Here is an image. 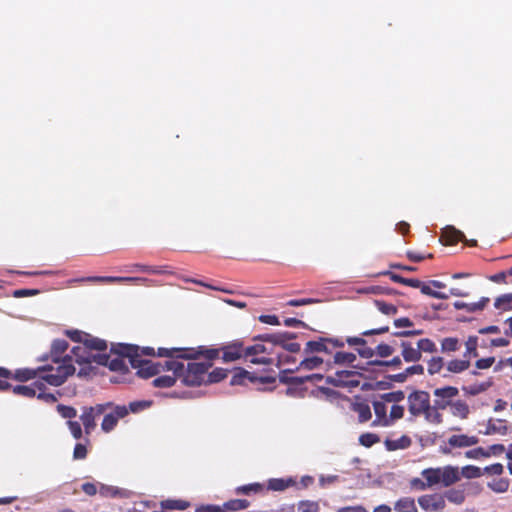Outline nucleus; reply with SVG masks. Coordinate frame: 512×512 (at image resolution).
Returning a JSON list of instances; mask_svg holds the SVG:
<instances>
[{
  "instance_id": "obj_49",
  "label": "nucleus",
  "mask_w": 512,
  "mask_h": 512,
  "mask_svg": "<svg viewBox=\"0 0 512 512\" xmlns=\"http://www.w3.org/2000/svg\"><path fill=\"white\" fill-rule=\"evenodd\" d=\"M379 441H380L379 436L374 433H364V434L360 435V437H359L360 444L365 447H371L372 445H374L375 443H377Z\"/></svg>"
},
{
  "instance_id": "obj_10",
  "label": "nucleus",
  "mask_w": 512,
  "mask_h": 512,
  "mask_svg": "<svg viewBox=\"0 0 512 512\" xmlns=\"http://www.w3.org/2000/svg\"><path fill=\"white\" fill-rule=\"evenodd\" d=\"M418 504L426 512H442L446 506L445 498L440 494L420 496Z\"/></svg>"
},
{
  "instance_id": "obj_12",
  "label": "nucleus",
  "mask_w": 512,
  "mask_h": 512,
  "mask_svg": "<svg viewBox=\"0 0 512 512\" xmlns=\"http://www.w3.org/2000/svg\"><path fill=\"white\" fill-rule=\"evenodd\" d=\"M442 238H444L448 244H454L458 241H465L470 246H476L477 244L476 240L467 241L463 232L451 225H448L442 229Z\"/></svg>"
},
{
  "instance_id": "obj_53",
  "label": "nucleus",
  "mask_w": 512,
  "mask_h": 512,
  "mask_svg": "<svg viewBox=\"0 0 512 512\" xmlns=\"http://www.w3.org/2000/svg\"><path fill=\"white\" fill-rule=\"evenodd\" d=\"M391 279L394 282L403 283L414 288L421 286V281H419L418 279H406L397 274H391Z\"/></svg>"
},
{
  "instance_id": "obj_45",
  "label": "nucleus",
  "mask_w": 512,
  "mask_h": 512,
  "mask_svg": "<svg viewBox=\"0 0 512 512\" xmlns=\"http://www.w3.org/2000/svg\"><path fill=\"white\" fill-rule=\"evenodd\" d=\"M356 360V355L349 352H337L334 355V363L336 364H345V363H353Z\"/></svg>"
},
{
  "instance_id": "obj_1",
  "label": "nucleus",
  "mask_w": 512,
  "mask_h": 512,
  "mask_svg": "<svg viewBox=\"0 0 512 512\" xmlns=\"http://www.w3.org/2000/svg\"><path fill=\"white\" fill-rule=\"evenodd\" d=\"M219 354L217 349L159 348L158 356L168 358L165 365L188 386H197L208 380L210 361Z\"/></svg>"
},
{
  "instance_id": "obj_27",
  "label": "nucleus",
  "mask_w": 512,
  "mask_h": 512,
  "mask_svg": "<svg viewBox=\"0 0 512 512\" xmlns=\"http://www.w3.org/2000/svg\"><path fill=\"white\" fill-rule=\"evenodd\" d=\"M394 509L397 512H417V507L413 498L404 497L399 499L395 505Z\"/></svg>"
},
{
  "instance_id": "obj_15",
  "label": "nucleus",
  "mask_w": 512,
  "mask_h": 512,
  "mask_svg": "<svg viewBox=\"0 0 512 512\" xmlns=\"http://www.w3.org/2000/svg\"><path fill=\"white\" fill-rule=\"evenodd\" d=\"M295 335L290 332H276V333H266L261 334L256 337V339L262 341V342H269L274 345L281 346L282 343L289 341L290 339L294 338Z\"/></svg>"
},
{
  "instance_id": "obj_11",
  "label": "nucleus",
  "mask_w": 512,
  "mask_h": 512,
  "mask_svg": "<svg viewBox=\"0 0 512 512\" xmlns=\"http://www.w3.org/2000/svg\"><path fill=\"white\" fill-rule=\"evenodd\" d=\"M373 409L375 413V420L372 422V426L377 427H389L388 420V405L381 399L373 401Z\"/></svg>"
},
{
  "instance_id": "obj_63",
  "label": "nucleus",
  "mask_w": 512,
  "mask_h": 512,
  "mask_svg": "<svg viewBox=\"0 0 512 512\" xmlns=\"http://www.w3.org/2000/svg\"><path fill=\"white\" fill-rule=\"evenodd\" d=\"M87 455L86 446L82 443L76 444L73 452L74 459H84Z\"/></svg>"
},
{
  "instance_id": "obj_23",
  "label": "nucleus",
  "mask_w": 512,
  "mask_h": 512,
  "mask_svg": "<svg viewBox=\"0 0 512 512\" xmlns=\"http://www.w3.org/2000/svg\"><path fill=\"white\" fill-rule=\"evenodd\" d=\"M296 481L292 477L288 478H272L268 481V489L273 491H283L288 487L294 486Z\"/></svg>"
},
{
  "instance_id": "obj_8",
  "label": "nucleus",
  "mask_w": 512,
  "mask_h": 512,
  "mask_svg": "<svg viewBox=\"0 0 512 512\" xmlns=\"http://www.w3.org/2000/svg\"><path fill=\"white\" fill-rule=\"evenodd\" d=\"M408 409L411 415L419 416L430 405V397L427 392L415 391L408 396Z\"/></svg>"
},
{
  "instance_id": "obj_35",
  "label": "nucleus",
  "mask_w": 512,
  "mask_h": 512,
  "mask_svg": "<svg viewBox=\"0 0 512 512\" xmlns=\"http://www.w3.org/2000/svg\"><path fill=\"white\" fill-rule=\"evenodd\" d=\"M189 506V503L183 500H164L161 502V507L167 510H185Z\"/></svg>"
},
{
  "instance_id": "obj_62",
  "label": "nucleus",
  "mask_w": 512,
  "mask_h": 512,
  "mask_svg": "<svg viewBox=\"0 0 512 512\" xmlns=\"http://www.w3.org/2000/svg\"><path fill=\"white\" fill-rule=\"evenodd\" d=\"M377 354L380 356V357H388L390 355H392V353L394 352V349L392 348V346L388 345V344H379L377 346Z\"/></svg>"
},
{
  "instance_id": "obj_17",
  "label": "nucleus",
  "mask_w": 512,
  "mask_h": 512,
  "mask_svg": "<svg viewBox=\"0 0 512 512\" xmlns=\"http://www.w3.org/2000/svg\"><path fill=\"white\" fill-rule=\"evenodd\" d=\"M39 389V381H35L30 385H16L11 388L13 394L27 398L35 397Z\"/></svg>"
},
{
  "instance_id": "obj_13",
  "label": "nucleus",
  "mask_w": 512,
  "mask_h": 512,
  "mask_svg": "<svg viewBox=\"0 0 512 512\" xmlns=\"http://www.w3.org/2000/svg\"><path fill=\"white\" fill-rule=\"evenodd\" d=\"M479 439L476 436H469L466 434H454L450 436L447 443L452 448H466L476 445Z\"/></svg>"
},
{
  "instance_id": "obj_33",
  "label": "nucleus",
  "mask_w": 512,
  "mask_h": 512,
  "mask_svg": "<svg viewBox=\"0 0 512 512\" xmlns=\"http://www.w3.org/2000/svg\"><path fill=\"white\" fill-rule=\"evenodd\" d=\"M440 408H436L435 404L433 406L429 405L428 409L425 410L422 414L425 415V418L428 422L434 424H440L442 422V415L438 412Z\"/></svg>"
},
{
  "instance_id": "obj_31",
  "label": "nucleus",
  "mask_w": 512,
  "mask_h": 512,
  "mask_svg": "<svg viewBox=\"0 0 512 512\" xmlns=\"http://www.w3.org/2000/svg\"><path fill=\"white\" fill-rule=\"evenodd\" d=\"M460 348V341L456 337H447L441 340V351L443 353L456 352Z\"/></svg>"
},
{
  "instance_id": "obj_59",
  "label": "nucleus",
  "mask_w": 512,
  "mask_h": 512,
  "mask_svg": "<svg viewBox=\"0 0 512 512\" xmlns=\"http://www.w3.org/2000/svg\"><path fill=\"white\" fill-rule=\"evenodd\" d=\"M67 424L73 437L75 439H80L82 437V429L80 423L77 421L69 420Z\"/></svg>"
},
{
  "instance_id": "obj_21",
  "label": "nucleus",
  "mask_w": 512,
  "mask_h": 512,
  "mask_svg": "<svg viewBox=\"0 0 512 512\" xmlns=\"http://www.w3.org/2000/svg\"><path fill=\"white\" fill-rule=\"evenodd\" d=\"M488 302H489V298L488 297H482L480 299V301L474 302V303H465V302H462V301H456L454 303V307L457 310L464 309L467 312L472 313V312L483 310Z\"/></svg>"
},
{
  "instance_id": "obj_58",
  "label": "nucleus",
  "mask_w": 512,
  "mask_h": 512,
  "mask_svg": "<svg viewBox=\"0 0 512 512\" xmlns=\"http://www.w3.org/2000/svg\"><path fill=\"white\" fill-rule=\"evenodd\" d=\"M266 351V347L263 344H255L244 350V357L265 353Z\"/></svg>"
},
{
  "instance_id": "obj_47",
  "label": "nucleus",
  "mask_w": 512,
  "mask_h": 512,
  "mask_svg": "<svg viewBox=\"0 0 512 512\" xmlns=\"http://www.w3.org/2000/svg\"><path fill=\"white\" fill-rule=\"evenodd\" d=\"M417 347H418L420 353H422V351L427 352V353H433L436 351L435 343L428 338L420 339L417 342Z\"/></svg>"
},
{
  "instance_id": "obj_36",
  "label": "nucleus",
  "mask_w": 512,
  "mask_h": 512,
  "mask_svg": "<svg viewBox=\"0 0 512 512\" xmlns=\"http://www.w3.org/2000/svg\"><path fill=\"white\" fill-rule=\"evenodd\" d=\"M404 407L401 405H391L390 412L388 414L389 426H392L397 420L403 418Z\"/></svg>"
},
{
  "instance_id": "obj_30",
  "label": "nucleus",
  "mask_w": 512,
  "mask_h": 512,
  "mask_svg": "<svg viewBox=\"0 0 512 512\" xmlns=\"http://www.w3.org/2000/svg\"><path fill=\"white\" fill-rule=\"evenodd\" d=\"M379 399L384 401L386 403V405H389V404L397 405V403H399L405 399V394L403 391L398 390V391L384 393V394L380 395Z\"/></svg>"
},
{
  "instance_id": "obj_60",
  "label": "nucleus",
  "mask_w": 512,
  "mask_h": 512,
  "mask_svg": "<svg viewBox=\"0 0 512 512\" xmlns=\"http://www.w3.org/2000/svg\"><path fill=\"white\" fill-rule=\"evenodd\" d=\"M465 456L470 459H477L479 457H489L490 452H486V450L479 447V448L467 451L465 453Z\"/></svg>"
},
{
  "instance_id": "obj_51",
  "label": "nucleus",
  "mask_w": 512,
  "mask_h": 512,
  "mask_svg": "<svg viewBox=\"0 0 512 512\" xmlns=\"http://www.w3.org/2000/svg\"><path fill=\"white\" fill-rule=\"evenodd\" d=\"M39 388L40 389L38 390L35 397H37L38 399L43 400L45 402H48V403H53L56 401V397L53 394L46 393L44 391L45 385L43 383V380L39 381Z\"/></svg>"
},
{
  "instance_id": "obj_55",
  "label": "nucleus",
  "mask_w": 512,
  "mask_h": 512,
  "mask_svg": "<svg viewBox=\"0 0 512 512\" xmlns=\"http://www.w3.org/2000/svg\"><path fill=\"white\" fill-rule=\"evenodd\" d=\"M37 376V371L32 369H19L16 371V378L21 381H27Z\"/></svg>"
},
{
  "instance_id": "obj_14",
  "label": "nucleus",
  "mask_w": 512,
  "mask_h": 512,
  "mask_svg": "<svg viewBox=\"0 0 512 512\" xmlns=\"http://www.w3.org/2000/svg\"><path fill=\"white\" fill-rule=\"evenodd\" d=\"M222 359L224 362H233L244 356V349L241 342H234L222 348Z\"/></svg>"
},
{
  "instance_id": "obj_25",
  "label": "nucleus",
  "mask_w": 512,
  "mask_h": 512,
  "mask_svg": "<svg viewBox=\"0 0 512 512\" xmlns=\"http://www.w3.org/2000/svg\"><path fill=\"white\" fill-rule=\"evenodd\" d=\"M411 445V439L403 435L398 439H387L385 441V447L389 451H395L399 449H406Z\"/></svg>"
},
{
  "instance_id": "obj_24",
  "label": "nucleus",
  "mask_w": 512,
  "mask_h": 512,
  "mask_svg": "<svg viewBox=\"0 0 512 512\" xmlns=\"http://www.w3.org/2000/svg\"><path fill=\"white\" fill-rule=\"evenodd\" d=\"M450 413L454 417L466 419L470 413L469 405L463 400H456L450 405Z\"/></svg>"
},
{
  "instance_id": "obj_39",
  "label": "nucleus",
  "mask_w": 512,
  "mask_h": 512,
  "mask_svg": "<svg viewBox=\"0 0 512 512\" xmlns=\"http://www.w3.org/2000/svg\"><path fill=\"white\" fill-rule=\"evenodd\" d=\"M68 343L66 340L57 339L52 344L51 354L53 359L60 358V355L66 351Z\"/></svg>"
},
{
  "instance_id": "obj_37",
  "label": "nucleus",
  "mask_w": 512,
  "mask_h": 512,
  "mask_svg": "<svg viewBox=\"0 0 512 512\" xmlns=\"http://www.w3.org/2000/svg\"><path fill=\"white\" fill-rule=\"evenodd\" d=\"M444 367V359L442 357H432L428 362V373L431 375L439 373Z\"/></svg>"
},
{
  "instance_id": "obj_50",
  "label": "nucleus",
  "mask_w": 512,
  "mask_h": 512,
  "mask_svg": "<svg viewBox=\"0 0 512 512\" xmlns=\"http://www.w3.org/2000/svg\"><path fill=\"white\" fill-rule=\"evenodd\" d=\"M375 306L378 308L379 311L386 315H393L397 312V308L394 305L386 303L384 301L376 300Z\"/></svg>"
},
{
  "instance_id": "obj_26",
  "label": "nucleus",
  "mask_w": 512,
  "mask_h": 512,
  "mask_svg": "<svg viewBox=\"0 0 512 512\" xmlns=\"http://www.w3.org/2000/svg\"><path fill=\"white\" fill-rule=\"evenodd\" d=\"M470 367V360L465 359H453L450 360L447 365L446 369L450 373H461L465 370H467Z\"/></svg>"
},
{
  "instance_id": "obj_28",
  "label": "nucleus",
  "mask_w": 512,
  "mask_h": 512,
  "mask_svg": "<svg viewBox=\"0 0 512 512\" xmlns=\"http://www.w3.org/2000/svg\"><path fill=\"white\" fill-rule=\"evenodd\" d=\"M324 363V360L318 356L306 357L303 359L297 370H314L320 368Z\"/></svg>"
},
{
  "instance_id": "obj_22",
  "label": "nucleus",
  "mask_w": 512,
  "mask_h": 512,
  "mask_svg": "<svg viewBox=\"0 0 512 512\" xmlns=\"http://www.w3.org/2000/svg\"><path fill=\"white\" fill-rule=\"evenodd\" d=\"M421 475L426 481H428V485H430V487L438 484L442 485V467L424 469L421 472Z\"/></svg>"
},
{
  "instance_id": "obj_9",
  "label": "nucleus",
  "mask_w": 512,
  "mask_h": 512,
  "mask_svg": "<svg viewBox=\"0 0 512 512\" xmlns=\"http://www.w3.org/2000/svg\"><path fill=\"white\" fill-rule=\"evenodd\" d=\"M459 394L458 388L454 386H445L441 388H436L433 391L434 395V404L436 408H440L441 410L450 407V405L454 402L453 399Z\"/></svg>"
},
{
  "instance_id": "obj_32",
  "label": "nucleus",
  "mask_w": 512,
  "mask_h": 512,
  "mask_svg": "<svg viewBox=\"0 0 512 512\" xmlns=\"http://www.w3.org/2000/svg\"><path fill=\"white\" fill-rule=\"evenodd\" d=\"M245 379H248L250 382H254L256 380L250 372L239 368L231 379V385H241Z\"/></svg>"
},
{
  "instance_id": "obj_4",
  "label": "nucleus",
  "mask_w": 512,
  "mask_h": 512,
  "mask_svg": "<svg viewBox=\"0 0 512 512\" xmlns=\"http://www.w3.org/2000/svg\"><path fill=\"white\" fill-rule=\"evenodd\" d=\"M123 349L129 358V365L137 369V374L142 378H149L157 375L161 370H167L165 363L142 359L138 346H124Z\"/></svg>"
},
{
  "instance_id": "obj_19",
  "label": "nucleus",
  "mask_w": 512,
  "mask_h": 512,
  "mask_svg": "<svg viewBox=\"0 0 512 512\" xmlns=\"http://www.w3.org/2000/svg\"><path fill=\"white\" fill-rule=\"evenodd\" d=\"M442 485L448 487L460 480V474L457 467L445 466L442 467Z\"/></svg>"
},
{
  "instance_id": "obj_64",
  "label": "nucleus",
  "mask_w": 512,
  "mask_h": 512,
  "mask_svg": "<svg viewBox=\"0 0 512 512\" xmlns=\"http://www.w3.org/2000/svg\"><path fill=\"white\" fill-rule=\"evenodd\" d=\"M337 512H368L363 506L356 505V506H347L342 507L337 510Z\"/></svg>"
},
{
  "instance_id": "obj_42",
  "label": "nucleus",
  "mask_w": 512,
  "mask_h": 512,
  "mask_svg": "<svg viewBox=\"0 0 512 512\" xmlns=\"http://www.w3.org/2000/svg\"><path fill=\"white\" fill-rule=\"evenodd\" d=\"M512 304V293L504 294L496 298L494 306L497 309L508 310Z\"/></svg>"
},
{
  "instance_id": "obj_52",
  "label": "nucleus",
  "mask_w": 512,
  "mask_h": 512,
  "mask_svg": "<svg viewBox=\"0 0 512 512\" xmlns=\"http://www.w3.org/2000/svg\"><path fill=\"white\" fill-rule=\"evenodd\" d=\"M149 401H133L129 403L126 408H128V414L131 413H138L140 411H143L144 409L148 408L150 406Z\"/></svg>"
},
{
  "instance_id": "obj_7",
  "label": "nucleus",
  "mask_w": 512,
  "mask_h": 512,
  "mask_svg": "<svg viewBox=\"0 0 512 512\" xmlns=\"http://www.w3.org/2000/svg\"><path fill=\"white\" fill-rule=\"evenodd\" d=\"M111 404H96L91 407H83L80 420L84 426L86 434H90L96 427L95 419L104 414Z\"/></svg>"
},
{
  "instance_id": "obj_41",
  "label": "nucleus",
  "mask_w": 512,
  "mask_h": 512,
  "mask_svg": "<svg viewBox=\"0 0 512 512\" xmlns=\"http://www.w3.org/2000/svg\"><path fill=\"white\" fill-rule=\"evenodd\" d=\"M177 377L174 373L173 376H159L153 380V384L155 387H171L174 385Z\"/></svg>"
},
{
  "instance_id": "obj_44",
  "label": "nucleus",
  "mask_w": 512,
  "mask_h": 512,
  "mask_svg": "<svg viewBox=\"0 0 512 512\" xmlns=\"http://www.w3.org/2000/svg\"><path fill=\"white\" fill-rule=\"evenodd\" d=\"M421 292L425 295H428V296H431V297H434L436 299H447L449 296L448 294L446 293H443V292H438V291H435L431 288V285H428V284H423L421 282V286L419 287Z\"/></svg>"
},
{
  "instance_id": "obj_48",
  "label": "nucleus",
  "mask_w": 512,
  "mask_h": 512,
  "mask_svg": "<svg viewBox=\"0 0 512 512\" xmlns=\"http://www.w3.org/2000/svg\"><path fill=\"white\" fill-rule=\"evenodd\" d=\"M262 490V485L259 483H252L248 485L239 486L236 488L237 494H251L258 493Z\"/></svg>"
},
{
  "instance_id": "obj_57",
  "label": "nucleus",
  "mask_w": 512,
  "mask_h": 512,
  "mask_svg": "<svg viewBox=\"0 0 512 512\" xmlns=\"http://www.w3.org/2000/svg\"><path fill=\"white\" fill-rule=\"evenodd\" d=\"M57 411L63 418H67L71 420L72 418L76 417L77 412L73 407L65 406V405H58Z\"/></svg>"
},
{
  "instance_id": "obj_43",
  "label": "nucleus",
  "mask_w": 512,
  "mask_h": 512,
  "mask_svg": "<svg viewBox=\"0 0 512 512\" xmlns=\"http://www.w3.org/2000/svg\"><path fill=\"white\" fill-rule=\"evenodd\" d=\"M320 507L318 502L304 500L298 503V512H319Z\"/></svg>"
},
{
  "instance_id": "obj_34",
  "label": "nucleus",
  "mask_w": 512,
  "mask_h": 512,
  "mask_svg": "<svg viewBox=\"0 0 512 512\" xmlns=\"http://www.w3.org/2000/svg\"><path fill=\"white\" fill-rule=\"evenodd\" d=\"M249 506V502L245 499H233L224 503L223 508L229 511L244 510Z\"/></svg>"
},
{
  "instance_id": "obj_54",
  "label": "nucleus",
  "mask_w": 512,
  "mask_h": 512,
  "mask_svg": "<svg viewBox=\"0 0 512 512\" xmlns=\"http://www.w3.org/2000/svg\"><path fill=\"white\" fill-rule=\"evenodd\" d=\"M462 474L466 478H477L482 475V471L479 467L468 465L462 468Z\"/></svg>"
},
{
  "instance_id": "obj_29",
  "label": "nucleus",
  "mask_w": 512,
  "mask_h": 512,
  "mask_svg": "<svg viewBox=\"0 0 512 512\" xmlns=\"http://www.w3.org/2000/svg\"><path fill=\"white\" fill-rule=\"evenodd\" d=\"M477 346H478V337L477 336H469L468 339L465 342V352L463 354V357L465 359H469L472 357H477Z\"/></svg>"
},
{
  "instance_id": "obj_20",
  "label": "nucleus",
  "mask_w": 512,
  "mask_h": 512,
  "mask_svg": "<svg viewBox=\"0 0 512 512\" xmlns=\"http://www.w3.org/2000/svg\"><path fill=\"white\" fill-rule=\"evenodd\" d=\"M402 356L406 362H417L421 359L422 353L419 352L418 347H413L411 343L403 341L401 343Z\"/></svg>"
},
{
  "instance_id": "obj_2",
  "label": "nucleus",
  "mask_w": 512,
  "mask_h": 512,
  "mask_svg": "<svg viewBox=\"0 0 512 512\" xmlns=\"http://www.w3.org/2000/svg\"><path fill=\"white\" fill-rule=\"evenodd\" d=\"M68 335L75 341L82 342L83 345H77L71 350L72 362L97 363V356L101 355V351L106 349V342L99 338H94L89 334L81 331H69Z\"/></svg>"
},
{
  "instance_id": "obj_46",
  "label": "nucleus",
  "mask_w": 512,
  "mask_h": 512,
  "mask_svg": "<svg viewBox=\"0 0 512 512\" xmlns=\"http://www.w3.org/2000/svg\"><path fill=\"white\" fill-rule=\"evenodd\" d=\"M355 411L358 413V418L360 422L368 421L372 414L370 407L366 404H358L355 406Z\"/></svg>"
},
{
  "instance_id": "obj_16",
  "label": "nucleus",
  "mask_w": 512,
  "mask_h": 512,
  "mask_svg": "<svg viewBox=\"0 0 512 512\" xmlns=\"http://www.w3.org/2000/svg\"><path fill=\"white\" fill-rule=\"evenodd\" d=\"M508 432V428L505 424V421L502 419H490L486 424V429L483 431L484 435H506Z\"/></svg>"
},
{
  "instance_id": "obj_56",
  "label": "nucleus",
  "mask_w": 512,
  "mask_h": 512,
  "mask_svg": "<svg viewBox=\"0 0 512 512\" xmlns=\"http://www.w3.org/2000/svg\"><path fill=\"white\" fill-rule=\"evenodd\" d=\"M99 494L104 497H116L120 492L116 487L108 486L104 484L99 485Z\"/></svg>"
},
{
  "instance_id": "obj_3",
  "label": "nucleus",
  "mask_w": 512,
  "mask_h": 512,
  "mask_svg": "<svg viewBox=\"0 0 512 512\" xmlns=\"http://www.w3.org/2000/svg\"><path fill=\"white\" fill-rule=\"evenodd\" d=\"M41 380L52 386H60L75 372L72 357L54 358L52 364L39 368Z\"/></svg>"
},
{
  "instance_id": "obj_6",
  "label": "nucleus",
  "mask_w": 512,
  "mask_h": 512,
  "mask_svg": "<svg viewBox=\"0 0 512 512\" xmlns=\"http://www.w3.org/2000/svg\"><path fill=\"white\" fill-rule=\"evenodd\" d=\"M105 404H111V406L103 414L104 418L101 423V429L105 433H109L114 430L120 419L128 415V408H126V405H116L113 402H106Z\"/></svg>"
},
{
  "instance_id": "obj_5",
  "label": "nucleus",
  "mask_w": 512,
  "mask_h": 512,
  "mask_svg": "<svg viewBox=\"0 0 512 512\" xmlns=\"http://www.w3.org/2000/svg\"><path fill=\"white\" fill-rule=\"evenodd\" d=\"M124 344L113 345L110 354L101 353L97 356V364L108 366L112 371H125L128 369L129 358L124 353Z\"/></svg>"
},
{
  "instance_id": "obj_40",
  "label": "nucleus",
  "mask_w": 512,
  "mask_h": 512,
  "mask_svg": "<svg viewBox=\"0 0 512 512\" xmlns=\"http://www.w3.org/2000/svg\"><path fill=\"white\" fill-rule=\"evenodd\" d=\"M444 498H447L448 501L454 503V504H462L465 500V495H464V492L461 491V490H455V489H451V490H448L446 493H445V496Z\"/></svg>"
},
{
  "instance_id": "obj_18",
  "label": "nucleus",
  "mask_w": 512,
  "mask_h": 512,
  "mask_svg": "<svg viewBox=\"0 0 512 512\" xmlns=\"http://www.w3.org/2000/svg\"><path fill=\"white\" fill-rule=\"evenodd\" d=\"M328 345L329 344H328L327 338H320L319 340H316V341H308L304 348V353L305 354L319 353V352L331 353V350L329 349Z\"/></svg>"
},
{
  "instance_id": "obj_38",
  "label": "nucleus",
  "mask_w": 512,
  "mask_h": 512,
  "mask_svg": "<svg viewBox=\"0 0 512 512\" xmlns=\"http://www.w3.org/2000/svg\"><path fill=\"white\" fill-rule=\"evenodd\" d=\"M488 487L496 493H504L509 488V482L506 479H494L488 483Z\"/></svg>"
},
{
  "instance_id": "obj_61",
  "label": "nucleus",
  "mask_w": 512,
  "mask_h": 512,
  "mask_svg": "<svg viewBox=\"0 0 512 512\" xmlns=\"http://www.w3.org/2000/svg\"><path fill=\"white\" fill-rule=\"evenodd\" d=\"M226 377V371L223 369H215L208 375L207 382H218Z\"/></svg>"
}]
</instances>
